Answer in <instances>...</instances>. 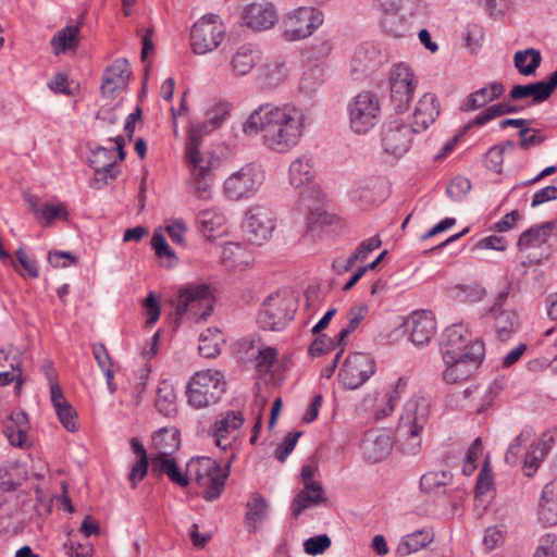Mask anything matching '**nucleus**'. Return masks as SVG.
Returning <instances> with one entry per match:
<instances>
[{"instance_id": "f257e3e1", "label": "nucleus", "mask_w": 557, "mask_h": 557, "mask_svg": "<svg viewBox=\"0 0 557 557\" xmlns=\"http://www.w3.org/2000/svg\"><path fill=\"white\" fill-rule=\"evenodd\" d=\"M305 113L290 104H260L243 124L248 135L262 133L263 146L276 153H287L295 148L305 131Z\"/></svg>"}, {"instance_id": "f03ea898", "label": "nucleus", "mask_w": 557, "mask_h": 557, "mask_svg": "<svg viewBox=\"0 0 557 557\" xmlns=\"http://www.w3.org/2000/svg\"><path fill=\"white\" fill-rule=\"evenodd\" d=\"M430 398L417 394L410 398L403 410L396 430L399 449L406 455H417L421 449L420 434L429 422Z\"/></svg>"}, {"instance_id": "7ed1b4c3", "label": "nucleus", "mask_w": 557, "mask_h": 557, "mask_svg": "<svg viewBox=\"0 0 557 557\" xmlns=\"http://www.w3.org/2000/svg\"><path fill=\"white\" fill-rule=\"evenodd\" d=\"M175 307V323L184 318L198 322L206 320L213 309L210 287L206 284H189L178 289L172 300Z\"/></svg>"}, {"instance_id": "20e7f679", "label": "nucleus", "mask_w": 557, "mask_h": 557, "mask_svg": "<svg viewBox=\"0 0 557 557\" xmlns=\"http://www.w3.org/2000/svg\"><path fill=\"white\" fill-rule=\"evenodd\" d=\"M226 383L218 370L196 372L189 380L186 396L187 403L195 409H202L220 400L225 392Z\"/></svg>"}, {"instance_id": "39448f33", "label": "nucleus", "mask_w": 557, "mask_h": 557, "mask_svg": "<svg viewBox=\"0 0 557 557\" xmlns=\"http://www.w3.org/2000/svg\"><path fill=\"white\" fill-rule=\"evenodd\" d=\"M187 475L194 478L196 483L203 488L202 497L208 502H213L221 496L228 472L212 458L198 457L187 465Z\"/></svg>"}, {"instance_id": "423d86ee", "label": "nucleus", "mask_w": 557, "mask_h": 557, "mask_svg": "<svg viewBox=\"0 0 557 557\" xmlns=\"http://www.w3.org/2000/svg\"><path fill=\"white\" fill-rule=\"evenodd\" d=\"M295 299L288 293L271 294L262 304L257 322L263 330L280 331L294 319Z\"/></svg>"}, {"instance_id": "0eeeda50", "label": "nucleus", "mask_w": 557, "mask_h": 557, "mask_svg": "<svg viewBox=\"0 0 557 557\" xmlns=\"http://www.w3.org/2000/svg\"><path fill=\"white\" fill-rule=\"evenodd\" d=\"M323 23V13L314 7H299L288 12L282 21V36L287 41L310 37Z\"/></svg>"}, {"instance_id": "6e6552de", "label": "nucleus", "mask_w": 557, "mask_h": 557, "mask_svg": "<svg viewBox=\"0 0 557 557\" xmlns=\"http://www.w3.org/2000/svg\"><path fill=\"white\" fill-rule=\"evenodd\" d=\"M349 125L354 133L366 134L380 121L381 107L372 91H361L348 104Z\"/></svg>"}, {"instance_id": "1a4fd4ad", "label": "nucleus", "mask_w": 557, "mask_h": 557, "mask_svg": "<svg viewBox=\"0 0 557 557\" xmlns=\"http://www.w3.org/2000/svg\"><path fill=\"white\" fill-rule=\"evenodd\" d=\"M417 85L418 78L408 64L399 62L391 67V101L396 112L403 113L408 110Z\"/></svg>"}, {"instance_id": "9d476101", "label": "nucleus", "mask_w": 557, "mask_h": 557, "mask_svg": "<svg viewBox=\"0 0 557 557\" xmlns=\"http://www.w3.org/2000/svg\"><path fill=\"white\" fill-rule=\"evenodd\" d=\"M224 27L216 14L198 20L190 30V45L196 54H206L219 47L224 37Z\"/></svg>"}, {"instance_id": "9b49d317", "label": "nucleus", "mask_w": 557, "mask_h": 557, "mask_svg": "<svg viewBox=\"0 0 557 557\" xmlns=\"http://www.w3.org/2000/svg\"><path fill=\"white\" fill-rule=\"evenodd\" d=\"M264 173L253 164H247L231 174L224 182V193L232 200L252 197L260 188Z\"/></svg>"}, {"instance_id": "f8f14e48", "label": "nucleus", "mask_w": 557, "mask_h": 557, "mask_svg": "<svg viewBox=\"0 0 557 557\" xmlns=\"http://www.w3.org/2000/svg\"><path fill=\"white\" fill-rule=\"evenodd\" d=\"M475 344H484L480 338L473 337L467 325L462 323L453 324L445 329L441 339V351L443 360L455 361Z\"/></svg>"}, {"instance_id": "ddd939ff", "label": "nucleus", "mask_w": 557, "mask_h": 557, "mask_svg": "<svg viewBox=\"0 0 557 557\" xmlns=\"http://www.w3.org/2000/svg\"><path fill=\"white\" fill-rule=\"evenodd\" d=\"M374 371V360L368 354L355 352L345 359L338 377L345 388L356 389L368 381Z\"/></svg>"}, {"instance_id": "4468645a", "label": "nucleus", "mask_w": 557, "mask_h": 557, "mask_svg": "<svg viewBox=\"0 0 557 557\" xmlns=\"http://www.w3.org/2000/svg\"><path fill=\"white\" fill-rule=\"evenodd\" d=\"M275 225V216L270 209L253 206L246 212L243 228L248 242L261 245L272 236Z\"/></svg>"}, {"instance_id": "2eb2a0df", "label": "nucleus", "mask_w": 557, "mask_h": 557, "mask_svg": "<svg viewBox=\"0 0 557 557\" xmlns=\"http://www.w3.org/2000/svg\"><path fill=\"white\" fill-rule=\"evenodd\" d=\"M416 129L401 120H392L382 127V146L384 151L395 157L404 156L411 147Z\"/></svg>"}, {"instance_id": "dca6fc26", "label": "nucleus", "mask_w": 557, "mask_h": 557, "mask_svg": "<svg viewBox=\"0 0 557 557\" xmlns=\"http://www.w3.org/2000/svg\"><path fill=\"white\" fill-rule=\"evenodd\" d=\"M484 344H475L470 348V352L465 354L455 361L444 360L446 369L443 372V379L449 384L468 379L482 363L484 358Z\"/></svg>"}, {"instance_id": "f3484780", "label": "nucleus", "mask_w": 557, "mask_h": 557, "mask_svg": "<svg viewBox=\"0 0 557 557\" xmlns=\"http://www.w3.org/2000/svg\"><path fill=\"white\" fill-rule=\"evenodd\" d=\"M244 416L238 410H227L220 413L209 430L214 444L226 450L233 440H236L240 428L244 424Z\"/></svg>"}, {"instance_id": "a211bd4d", "label": "nucleus", "mask_w": 557, "mask_h": 557, "mask_svg": "<svg viewBox=\"0 0 557 557\" xmlns=\"http://www.w3.org/2000/svg\"><path fill=\"white\" fill-rule=\"evenodd\" d=\"M89 164L95 171V178L91 184L95 188H101L109 183V180H115L119 175L114 150L104 147H97L91 151Z\"/></svg>"}, {"instance_id": "6ab92c4d", "label": "nucleus", "mask_w": 557, "mask_h": 557, "mask_svg": "<svg viewBox=\"0 0 557 557\" xmlns=\"http://www.w3.org/2000/svg\"><path fill=\"white\" fill-rule=\"evenodd\" d=\"M242 18L249 28L264 30L271 28L276 20L277 13L274 5L268 1L251 2L244 7Z\"/></svg>"}, {"instance_id": "aec40b11", "label": "nucleus", "mask_w": 557, "mask_h": 557, "mask_svg": "<svg viewBox=\"0 0 557 557\" xmlns=\"http://www.w3.org/2000/svg\"><path fill=\"white\" fill-rule=\"evenodd\" d=\"M405 326L416 346H425L435 333L436 323L430 311H414L407 319Z\"/></svg>"}, {"instance_id": "412c9836", "label": "nucleus", "mask_w": 557, "mask_h": 557, "mask_svg": "<svg viewBox=\"0 0 557 557\" xmlns=\"http://www.w3.org/2000/svg\"><path fill=\"white\" fill-rule=\"evenodd\" d=\"M557 88V70L548 77L547 82H536L528 85H515L509 97L511 100L532 98L534 103H542L547 100Z\"/></svg>"}, {"instance_id": "4be33fe9", "label": "nucleus", "mask_w": 557, "mask_h": 557, "mask_svg": "<svg viewBox=\"0 0 557 557\" xmlns=\"http://www.w3.org/2000/svg\"><path fill=\"white\" fill-rule=\"evenodd\" d=\"M440 111L441 106L436 95L426 92L418 100L410 125L418 133L424 132L436 121Z\"/></svg>"}, {"instance_id": "5701e85b", "label": "nucleus", "mask_w": 557, "mask_h": 557, "mask_svg": "<svg viewBox=\"0 0 557 557\" xmlns=\"http://www.w3.org/2000/svg\"><path fill=\"white\" fill-rule=\"evenodd\" d=\"M384 62V55L373 44L360 45L354 53L350 62L351 72L355 74H368L377 70Z\"/></svg>"}, {"instance_id": "b1692460", "label": "nucleus", "mask_w": 557, "mask_h": 557, "mask_svg": "<svg viewBox=\"0 0 557 557\" xmlns=\"http://www.w3.org/2000/svg\"><path fill=\"white\" fill-rule=\"evenodd\" d=\"M213 173L210 161L190 165V193L198 199L208 200L212 197L211 186Z\"/></svg>"}, {"instance_id": "393cba45", "label": "nucleus", "mask_w": 557, "mask_h": 557, "mask_svg": "<svg viewBox=\"0 0 557 557\" xmlns=\"http://www.w3.org/2000/svg\"><path fill=\"white\" fill-rule=\"evenodd\" d=\"M505 92V86L502 83H488L484 87L469 94L462 101L460 109L469 112L481 109L493 100L499 99Z\"/></svg>"}, {"instance_id": "a878e982", "label": "nucleus", "mask_w": 557, "mask_h": 557, "mask_svg": "<svg viewBox=\"0 0 557 557\" xmlns=\"http://www.w3.org/2000/svg\"><path fill=\"white\" fill-rule=\"evenodd\" d=\"M50 394L51 403L62 425L69 432L77 431V413L72 405L65 399L61 387L58 384H51Z\"/></svg>"}, {"instance_id": "bb28decb", "label": "nucleus", "mask_w": 557, "mask_h": 557, "mask_svg": "<svg viewBox=\"0 0 557 557\" xmlns=\"http://www.w3.org/2000/svg\"><path fill=\"white\" fill-rule=\"evenodd\" d=\"M314 162L312 156L304 153L296 158L288 168V182L295 188L304 187L314 178Z\"/></svg>"}, {"instance_id": "cd10ccee", "label": "nucleus", "mask_w": 557, "mask_h": 557, "mask_svg": "<svg viewBox=\"0 0 557 557\" xmlns=\"http://www.w3.org/2000/svg\"><path fill=\"white\" fill-rule=\"evenodd\" d=\"M150 469L153 475L166 474L173 483L182 487L187 486L189 483L188 475L182 473L171 455H156L151 457Z\"/></svg>"}, {"instance_id": "c85d7f7f", "label": "nucleus", "mask_w": 557, "mask_h": 557, "mask_svg": "<svg viewBox=\"0 0 557 557\" xmlns=\"http://www.w3.org/2000/svg\"><path fill=\"white\" fill-rule=\"evenodd\" d=\"M537 516L545 525L557 524V483H547L542 491Z\"/></svg>"}, {"instance_id": "c756f323", "label": "nucleus", "mask_w": 557, "mask_h": 557, "mask_svg": "<svg viewBox=\"0 0 557 557\" xmlns=\"http://www.w3.org/2000/svg\"><path fill=\"white\" fill-rule=\"evenodd\" d=\"M554 438L548 433H544L536 444L531 445L524 457L523 469L525 475L532 476L544 460L546 454L552 448Z\"/></svg>"}, {"instance_id": "7c9ffc66", "label": "nucleus", "mask_w": 557, "mask_h": 557, "mask_svg": "<svg viewBox=\"0 0 557 557\" xmlns=\"http://www.w3.org/2000/svg\"><path fill=\"white\" fill-rule=\"evenodd\" d=\"M434 532L432 529H420L401 537L397 546V554L408 556L419 552L434 541Z\"/></svg>"}, {"instance_id": "2f4dec72", "label": "nucleus", "mask_w": 557, "mask_h": 557, "mask_svg": "<svg viewBox=\"0 0 557 557\" xmlns=\"http://www.w3.org/2000/svg\"><path fill=\"white\" fill-rule=\"evenodd\" d=\"M326 500L322 485L304 487L293 499L292 515L298 517L307 508L318 506Z\"/></svg>"}, {"instance_id": "473e14b6", "label": "nucleus", "mask_w": 557, "mask_h": 557, "mask_svg": "<svg viewBox=\"0 0 557 557\" xmlns=\"http://www.w3.org/2000/svg\"><path fill=\"white\" fill-rule=\"evenodd\" d=\"M259 60V51L251 45L240 46L231 59V67L235 75L248 74Z\"/></svg>"}, {"instance_id": "72a5a7b5", "label": "nucleus", "mask_w": 557, "mask_h": 557, "mask_svg": "<svg viewBox=\"0 0 557 557\" xmlns=\"http://www.w3.org/2000/svg\"><path fill=\"white\" fill-rule=\"evenodd\" d=\"M554 228L553 222H545L541 225L532 226L524 231L518 240L520 250H527L533 247H540L547 242Z\"/></svg>"}, {"instance_id": "f704fd0d", "label": "nucleus", "mask_w": 557, "mask_h": 557, "mask_svg": "<svg viewBox=\"0 0 557 557\" xmlns=\"http://www.w3.org/2000/svg\"><path fill=\"white\" fill-rule=\"evenodd\" d=\"M224 343L223 334L218 327H208L200 333L198 351L205 358H215L221 354Z\"/></svg>"}, {"instance_id": "c9c22d12", "label": "nucleus", "mask_w": 557, "mask_h": 557, "mask_svg": "<svg viewBox=\"0 0 557 557\" xmlns=\"http://www.w3.org/2000/svg\"><path fill=\"white\" fill-rule=\"evenodd\" d=\"M486 317L493 319L495 334L500 341H507L519 325L517 313L513 310L486 313Z\"/></svg>"}, {"instance_id": "e433bc0d", "label": "nucleus", "mask_w": 557, "mask_h": 557, "mask_svg": "<svg viewBox=\"0 0 557 557\" xmlns=\"http://www.w3.org/2000/svg\"><path fill=\"white\" fill-rule=\"evenodd\" d=\"M463 394L466 398L472 397L473 400H478L475 411L483 413L498 396L499 386L496 383L488 386H474L473 388L465 389Z\"/></svg>"}, {"instance_id": "4c0bfd02", "label": "nucleus", "mask_w": 557, "mask_h": 557, "mask_svg": "<svg viewBox=\"0 0 557 557\" xmlns=\"http://www.w3.org/2000/svg\"><path fill=\"white\" fill-rule=\"evenodd\" d=\"M79 28L75 25H69L59 30L51 39L52 51L55 55L75 49L78 46Z\"/></svg>"}, {"instance_id": "58836bf2", "label": "nucleus", "mask_w": 557, "mask_h": 557, "mask_svg": "<svg viewBox=\"0 0 557 557\" xmlns=\"http://www.w3.org/2000/svg\"><path fill=\"white\" fill-rule=\"evenodd\" d=\"M156 408L164 417H172L176 413V394L173 386L163 381L157 389Z\"/></svg>"}, {"instance_id": "ea45409f", "label": "nucleus", "mask_w": 557, "mask_h": 557, "mask_svg": "<svg viewBox=\"0 0 557 557\" xmlns=\"http://www.w3.org/2000/svg\"><path fill=\"white\" fill-rule=\"evenodd\" d=\"M392 446L393 445L389 435L386 433H381L373 440H367L364 445V454L369 461L379 462L388 456Z\"/></svg>"}, {"instance_id": "a19ab883", "label": "nucleus", "mask_w": 557, "mask_h": 557, "mask_svg": "<svg viewBox=\"0 0 557 557\" xmlns=\"http://www.w3.org/2000/svg\"><path fill=\"white\" fill-rule=\"evenodd\" d=\"M541 52L534 48L517 51L513 57L515 66L524 76L533 75L541 65Z\"/></svg>"}, {"instance_id": "79ce46f5", "label": "nucleus", "mask_w": 557, "mask_h": 557, "mask_svg": "<svg viewBox=\"0 0 557 557\" xmlns=\"http://www.w3.org/2000/svg\"><path fill=\"white\" fill-rule=\"evenodd\" d=\"M157 455H172L180 446V432L176 429H161L152 436Z\"/></svg>"}, {"instance_id": "37998d69", "label": "nucleus", "mask_w": 557, "mask_h": 557, "mask_svg": "<svg viewBox=\"0 0 557 557\" xmlns=\"http://www.w3.org/2000/svg\"><path fill=\"white\" fill-rule=\"evenodd\" d=\"M515 149L516 143L513 140H505L498 145L493 146L485 154V166L495 173H502L504 153L513 152Z\"/></svg>"}, {"instance_id": "c03bdc74", "label": "nucleus", "mask_w": 557, "mask_h": 557, "mask_svg": "<svg viewBox=\"0 0 557 557\" xmlns=\"http://www.w3.org/2000/svg\"><path fill=\"white\" fill-rule=\"evenodd\" d=\"M247 512L245 518L252 524L248 528L249 532H255L257 523L261 522L268 513V503L260 494H252L247 503Z\"/></svg>"}, {"instance_id": "a18cd8bd", "label": "nucleus", "mask_w": 557, "mask_h": 557, "mask_svg": "<svg viewBox=\"0 0 557 557\" xmlns=\"http://www.w3.org/2000/svg\"><path fill=\"white\" fill-rule=\"evenodd\" d=\"M197 223L200 232L205 236L211 237L214 231L220 230L224 225L225 218L214 209H206L198 213Z\"/></svg>"}, {"instance_id": "49530a36", "label": "nucleus", "mask_w": 557, "mask_h": 557, "mask_svg": "<svg viewBox=\"0 0 557 557\" xmlns=\"http://www.w3.org/2000/svg\"><path fill=\"white\" fill-rule=\"evenodd\" d=\"M368 313V306L360 304L349 309L347 313L348 323L337 334V342L339 346L345 347V339L359 326L361 321Z\"/></svg>"}, {"instance_id": "de8ad7c7", "label": "nucleus", "mask_w": 557, "mask_h": 557, "mask_svg": "<svg viewBox=\"0 0 557 557\" xmlns=\"http://www.w3.org/2000/svg\"><path fill=\"white\" fill-rule=\"evenodd\" d=\"M451 474L447 471H430L420 479V487L425 493H435L438 488L451 482Z\"/></svg>"}, {"instance_id": "09e8293b", "label": "nucleus", "mask_w": 557, "mask_h": 557, "mask_svg": "<svg viewBox=\"0 0 557 557\" xmlns=\"http://www.w3.org/2000/svg\"><path fill=\"white\" fill-rule=\"evenodd\" d=\"M34 214L42 226H49L54 219H67V211L62 205L46 203L40 208H34Z\"/></svg>"}, {"instance_id": "8fccbe9b", "label": "nucleus", "mask_w": 557, "mask_h": 557, "mask_svg": "<svg viewBox=\"0 0 557 557\" xmlns=\"http://www.w3.org/2000/svg\"><path fill=\"white\" fill-rule=\"evenodd\" d=\"M200 144H201L200 132L196 128H191L188 133V136L186 138V144H185V154H186L189 165L209 162L208 160H205L199 152Z\"/></svg>"}, {"instance_id": "3c124183", "label": "nucleus", "mask_w": 557, "mask_h": 557, "mask_svg": "<svg viewBox=\"0 0 557 557\" xmlns=\"http://www.w3.org/2000/svg\"><path fill=\"white\" fill-rule=\"evenodd\" d=\"M456 289L457 297L463 302L475 304L486 296V289L480 283L460 285Z\"/></svg>"}, {"instance_id": "603ef678", "label": "nucleus", "mask_w": 557, "mask_h": 557, "mask_svg": "<svg viewBox=\"0 0 557 557\" xmlns=\"http://www.w3.org/2000/svg\"><path fill=\"white\" fill-rule=\"evenodd\" d=\"M323 83V70L320 66H314L307 70L299 82V88L306 94H311L319 88Z\"/></svg>"}, {"instance_id": "864d4df0", "label": "nucleus", "mask_w": 557, "mask_h": 557, "mask_svg": "<svg viewBox=\"0 0 557 557\" xmlns=\"http://www.w3.org/2000/svg\"><path fill=\"white\" fill-rule=\"evenodd\" d=\"M110 78L117 82V84L126 86L131 76V69L128 61L124 58L115 60L103 73Z\"/></svg>"}, {"instance_id": "5fc2aeb1", "label": "nucleus", "mask_w": 557, "mask_h": 557, "mask_svg": "<svg viewBox=\"0 0 557 557\" xmlns=\"http://www.w3.org/2000/svg\"><path fill=\"white\" fill-rule=\"evenodd\" d=\"M471 189V182L465 176H456L447 186L446 194L454 201L462 200Z\"/></svg>"}, {"instance_id": "6e6d98bb", "label": "nucleus", "mask_w": 557, "mask_h": 557, "mask_svg": "<svg viewBox=\"0 0 557 557\" xmlns=\"http://www.w3.org/2000/svg\"><path fill=\"white\" fill-rule=\"evenodd\" d=\"M18 468L15 466H5L0 468V490L3 492H14L20 485L17 480Z\"/></svg>"}, {"instance_id": "4d7b16f0", "label": "nucleus", "mask_w": 557, "mask_h": 557, "mask_svg": "<svg viewBox=\"0 0 557 557\" xmlns=\"http://www.w3.org/2000/svg\"><path fill=\"white\" fill-rule=\"evenodd\" d=\"M302 432H289L283 438V442L275 448L274 456L280 462H284L294 450L298 438Z\"/></svg>"}, {"instance_id": "13d9d810", "label": "nucleus", "mask_w": 557, "mask_h": 557, "mask_svg": "<svg viewBox=\"0 0 557 557\" xmlns=\"http://www.w3.org/2000/svg\"><path fill=\"white\" fill-rule=\"evenodd\" d=\"M336 349L339 350L337 337L334 339L326 335H321V336L317 337L310 345L309 354L312 357H319L322 354L329 352L331 350H336Z\"/></svg>"}, {"instance_id": "bf43d9fd", "label": "nucleus", "mask_w": 557, "mask_h": 557, "mask_svg": "<svg viewBox=\"0 0 557 557\" xmlns=\"http://www.w3.org/2000/svg\"><path fill=\"white\" fill-rule=\"evenodd\" d=\"M277 351L273 347L259 348L256 356V368L259 373H268L275 362Z\"/></svg>"}, {"instance_id": "052dcab7", "label": "nucleus", "mask_w": 557, "mask_h": 557, "mask_svg": "<svg viewBox=\"0 0 557 557\" xmlns=\"http://www.w3.org/2000/svg\"><path fill=\"white\" fill-rule=\"evenodd\" d=\"M520 147L523 150H528L532 147L542 145L546 137L539 131L530 127H524L519 131Z\"/></svg>"}, {"instance_id": "680f3d73", "label": "nucleus", "mask_w": 557, "mask_h": 557, "mask_svg": "<svg viewBox=\"0 0 557 557\" xmlns=\"http://www.w3.org/2000/svg\"><path fill=\"white\" fill-rule=\"evenodd\" d=\"M533 557H557V536L552 533L543 535Z\"/></svg>"}, {"instance_id": "e2e57ef3", "label": "nucleus", "mask_w": 557, "mask_h": 557, "mask_svg": "<svg viewBox=\"0 0 557 557\" xmlns=\"http://www.w3.org/2000/svg\"><path fill=\"white\" fill-rule=\"evenodd\" d=\"M531 434L529 432H521L515 440L510 443L506 455L505 460L509 465H516L518 462L519 455L521 453V448L523 444L528 442Z\"/></svg>"}, {"instance_id": "0e129e2a", "label": "nucleus", "mask_w": 557, "mask_h": 557, "mask_svg": "<svg viewBox=\"0 0 557 557\" xmlns=\"http://www.w3.org/2000/svg\"><path fill=\"white\" fill-rule=\"evenodd\" d=\"M17 421L21 422V424L17 425L15 433H10L8 441L9 443L18 448H23L26 441V434H27V416L24 412L17 413Z\"/></svg>"}, {"instance_id": "69168bd1", "label": "nucleus", "mask_w": 557, "mask_h": 557, "mask_svg": "<svg viewBox=\"0 0 557 557\" xmlns=\"http://www.w3.org/2000/svg\"><path fill=\"white\" fill-rule=\"evenodd\" d=\"M304 546L308 555L317 556L331 546V539L326 534L317 535L308 539Z\"/></svg>"}, {"instance_id": "338daca9", "label": "nucleus", "mask_w": 557, "mask_h": 557, "mask_svg": "<svg viewBox=\"0 0 557 557\" xmlns=\"http://www.w3.org/2000/svg\"><path fill=\"white\" fill-rule=\"evenodd\" d=\"M144 308L146 310V324L152 326L157 323L160 318L161 309L157 301L154 293H149L144 301Z\"/></svg>"}, {"instance_id": "774afa93", "label": "nucleus", "mask_w": 557, "mask_h": 557, "mask_svg": "<svg viewBox=\"0 0 557 557\" xmlns=\"http://www.w3.org/2000/svg\"><path fill=\"white\" fill-rule=\"evenodd\" d=\"M504 533L505 530L503 525L487 528L483 537V544L486 549L492 550L500 545L504 541Z\"/></svg>"}]
</instances>
